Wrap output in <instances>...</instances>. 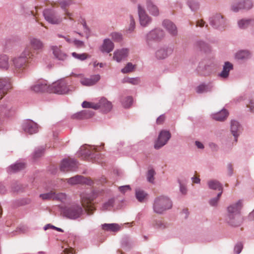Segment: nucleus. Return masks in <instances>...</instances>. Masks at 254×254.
<instances>
[{"instance_id": "obj_1", "label": "nucleus", "mask_w": 254, "mask_h": 254, "mask_svg": "<svg viewBox=\"0 0 254 254\" xmlns=\"http://www.w3.org/2000/svg\"><path fill=\"white\" fill-rule=\"evenodd\" d=\"M95 196L93 193H85L81 195V204H73L64 207L62 212L63 215L70 219L75 220L80 218L83 214L84 210L88 215H91L95 210L92 201Z\"/></svg>"}, {"instance_id": "obj_2", "label": "nucleus", "mask_w": 254, "mask_h": 254, "mask_svg": "<svg viewBox=\"0 0 254 254\" xmlns=\"http://www.w3.org/2000/svg\"><path fill=\"white\" fill-rule=\"evenodd\" d=\"M242 207V203L240 200L231 204L228 207L227 221L231 226H238L242 222V217L240 215V210Z\"/></svg>"}, {"instance_id": "obj_3", "label": "nucleus", "mask_w": 254, "mask_h": 254, "mask_svg": "<svg viewBox=\"0 0 254 254\" xmlns=\"http://www.w3.org/2000/svg\"><path fill=\"white\" fill-rule=\"evenodd\" d=\"M172 207V202L167 196L161 195L156 197L154 200L153 209L155 213L163 214Z\"/></svg>"}, {"instance_id": "obj_4", "label": "nucleus", "mask_w": 254, "mask_h": 254, "mask_svg": "<svg viewBox=\"0 0 254 254\" xmlns=\"http://www.w3.org/2000/svg\"><path fill=\"white\" fill-rule=\"evenodd\" d=\"M82 106L84 108H92L95 110L100 109L104 113H108L112 109L111 102L104 97L102 98L96 103L84 101L82 103Z\"/></svg>"}, {"instance_id": "obj_5", "label": "nucleus", "mask_w": 254, "mask_h": 254, "mask_svg": "<svg viewBox=\"0 0 254 254\" xmlns=\"http://www.w3.org/2000/svg\"><path fill=\"white\" fill-rule=\"evenodd\" d=\"M33 57L34 54L31 52V49L26 47L18 57L13 59V63L15 68H23L25 67L29 60Z\"/></svg>"}, {"instance_id": "obj_6", "label": "nucleus", "mask_w": 254, "mask_h": 254, "mask_svg": "<svg viewBox=\"0 0 254 254\" xmlns=\"http://www.w3.org/2000/svg\"><path fill=\"white\" fill-rule=\"evenodd\" d=\"M164 36V32L160 28H155L148 32L145 36L146 45L149 48L153 47V44L161 41Z\"/></svg>"}, {"instance_id": "obj_7", "label": "nucleus", "mask_w": 254, "mask_h": 254, "mask_svg": "<svg viewBox=\"0 0 254 254\" xmlns=\"http://www.w3.org/2000/svg\"><path fill=\"white\" fill-rule=\"evenodd\" d=\"M210 25L214 29L223 30L227 26V20L221 14L217 13L209 19Z\"/></svg>"}, {"instance_id": "obj_8", "label": "nucleus", "mask_w": 254, "mask_h": 254, "mask_svg": "<svg viewBox=\"0 0 254 254\" xmlns=\"http://www.w3.org/2000/svg\"><path fill=\"white\" fill-rule=\"evenodd\" d=\"M43 13L45 20L52 24H59L63 21L62 17L54 9H45Z\"/></svg>"}, {"instance_id": "obj_9", "label": "nucleus", "mask_w": 254, "mask_h": 254, "mask_svg": "<svg viewBox=\"0 0 254 254\" xmlns=\"http://www.w3.org/2000/svg\"><path fill=\"white\" fill-rule=\"evenodd\" d=\"M212 64L205 60L200 62L196 69L199 75L207 76L210 75L213 71Z\"/></svg>"}, {"instance_id": "obj_10", "label": "nucleus", "mask_w": 254, "mask_h": 254, "mask_svg": "<svg viewBox=\"0 0 254 254\" xmlns=\"http://www.w3.org/2000/svg\"><path fill=\"white\" fill-rule=\"evenodd\" d=\"M171 137V134L169 131L166 130H161L158 135L157 139L155 142V149H159L162 148L167 144Z\"/></svg>"}, {"instance_id": "obj_11", "label": "nucleus", "mask_w": 254, "mask_h": 254, "mask_svg": "<svg viewBox=\"0 0 254 254\" xmlns=\"http://www.w3.org/2000/svg\"><path fill=\"white\" fill-rule=\"evenodd\" d=\"M253 6L252 0H239L232 5L231 9L234 12H237L242 10H250Z\"/></svg>"}, {"instance_id": "obj_12", "label": "nucleus", "mask_w": 254, "mask_h": 254, "mask_svg": "<svg viewBox=\"0 0 254 254\" xmlns=\"http://www.w3.org/2000/svg\"><path fill=\"white\" fill-rule=\"evenodd\" d=\"M50 91L59 94L67 93L69 90L67 84L64 81H58L50 86Z\"/></svg>"}, {"instance_id": "obj_13", "label": "nucleus", "mask_w": 254, "mask_h": 254, "mask_svg": "<svg viewBox=\"0 0 254 254\" xmlns=\"http://www.w3.org/2000/svg\"><path fill=\"white\" fill-rule=\"evenodd\" d=\"M78 167V162L74 159H64L61 162L60 169L63 172L74 171Z\"/></svg>"}, {"instance_id": "obj_14", "label": "nucleus", "mask_w": 254, "mask_h": 254, "mask_svg": "<svg viewBox=\"0 0 254 254\" xmlns=\"http://www.w3.org/2000/svg\"><path fill=\"white\" fill-rule=\"evenodd\" d=\"M137 10L140 24L143 27H147L151 22V18L140 4H138Z\"/></svg>"}, {"instance_id": "obj_15", "label": "nucleus", "mask_w": 254, "mask_h": 254, "mask_svg": "<svg viewBox=\"0 0 254 254\" xmlns=\"http://www.w3.org/2000/svg\"><path fill=\"white\" fill-rule=\"evenodd\" d=\"M173 48L169 46H163L158 48L155 53V56L158 60H163L171 55L173 52Z\"/></svg>"}, {"instance_id": "obj_16", "label": "nucleus", "mask_w": 254, "mask_h": 254, "mask_svg": "<svg viewBox=\"0 0 254 254\" xmlns=\"http://www.w3.org/2000/svg\"><path fill=\"white\" fill-rule=\"evenodd\" d=\"M49 88L47 81L39 80L30 86V90L35 93H41L50 91Z\"/></svg>"}, {"instance_id": "obj_17", "label": "nucleus", "mask_w": 254, "mask_h": 254, "mask_svg": "<svg viewBox=\"0 0 254 254\" xmlns=\"http://www.w3.org/2000/svg\"><path fill=\"white\" fill-rule=\"evenodd\" d=\"M22 128L23 130L30 134L35 133L38 132V125L32 120H27L22 124Z\"/></svg>"}, {"instance_id": "obj_18", "label": "nucleus", "mask_w": 254, "mask_h": 254, "mask_svg": "<svg viewBox=\"0 0 254 254\" xmlns=\"http://www.w3.org/2000/svg\"><path fill=\"white\" fill-rule=\"evenodd\" d=\"M29 46H28L31 49V52L33 53L32 51H41L44 48V44L42 41L40 39L31 37L29 39Z\"/></svg>"}, {"instance_id": "obj_19", "label": "nucleus", "mask_w": 254, "mask_h": 254, "mask_svg": "<svg viewBox=\"0 0 254 254\" xmlns=\"http://www.w3.org/2000/svg\"><path fill=\"white\" fill-rule=\"evenodd\" d=\"M67 182L70 185L87 184L91 185L92 182L89 179L80 175H76L67 179Z\"/></svg>"}, {"instance_id": "obj_20", "label": "nucleus", "mask_w": 254, "mask_h": 254, "mask_svg": "<svg viewBox=\"0 0 254 254\" xmlns=\"http://www.w3.org/2000/svg\"><path fill=\"white\" fill-rule=\"evenodd\" d=\"M162 25L172 36L176 37L178 35L177 27L172 21L168 19L164 20Z\"/></svg>"}, {"instance_id": "obj_21", "label": "nucleus", "mask_w": 254, "mask_h": 254, "mask_svg": "<svg viewBox=\"0 0 254 254\" xmlns=\"http://www.w3.org/2000/svg\"><path fill=\"white\" fill-rule=\"evenodd\" d=\"M11 88V82L8 78H0V99L2 98Z\"/></svg>"}, {"instance_id": "obj_22", "label": "nucleus", "mask_w": 254, "mask_h": 254, "mask_svg": "<svg viewBox=\"0 0 254 254\" xmlns=\"http://www.w3.org/2000/svg\"><path fill=\"white\" fill-rule=\"evenodd\" d=\"M233 69V64L229 62H225L223 65L222 70L218 73V76L222 79H227L230 75V72Z\"/></svg>"}, {"instance_id": "obj_23", "label": "nucleus", "mask_w": 254, "mask_h": 254, "mask_svg": "<svg viewBox=\"0 0 254 254\" xmlns=\"http://www.w3.org/2000/svg\"><path fill=\"white\" fill-rule=\"evenodd\" d=\"M214 85L211 82L200 83L195 88V91L198 94H203L211 92Z\"/></svg>"}, {"instance_id": "obj_24", "label": "nucleus", "mask_w": 254, "mask_h": 254, "mask_svg": "<svg viewBox=\"0 0 254 254\" xmlns=\"http://www.w3.org/2000/svg\"><path fill=\"white\" fill-rule=\"evenodd\" d=\"M241 125L239 123L235 120H232L231 122L230 130L232 134L235 138V141L237 142V138L241 133Z\"/></svg>"}, {"instance_id": "obj_25", "label": "nucleus", "mask_w": 254, "mask_h": 254, "mask_svg": "<svg viewBox=\"0 0 254 254\" xmlns=\"http://www.w3.org/2000/svg\"><path fill=\"white\" fill-rule=\"evenodd\" d=\"M127 49H122L115 51L114 53L113 59L117 62H120L125 60L128 56Z\"/></svg>"}, {"instance_id": "obj_26", "label": "nucleus", "mask_w": 254, "mask_h": 254, "mask_svg": "<svg viewBox=\"0 0 254 254\" xmlns=\"http://www.w3.org/2000/svg\"><path fill=\"white\" fill-rule=\"evenodd\" d=\"M100 79L99 74L94 75L90 78H84L80 80V82L82 85L84 86H92L95 85Z\"/></svg>"}, {"instance_id": "obj_27", "label": "nucleus", "mask_w": 254, "mask_h": 254, "mask_svg": "<svg viewBox=\"0 0 254 254\" xmlns=\"http://www.w3.org/2000/svg\"><path fill=\"white\" fill-rule=\"evenodd\" d=\"M0 111L4 116L9 117L12 115L14 112V109L9 102H6L0 106Z\"/></svg>"}, {"instance_id": "obj_28", "label": "nucleus", "mask_w": 254, "mask_h": 254, "mask_svg": "<svg viewBox=\"0 0 254 254\" xmlns=\"http://www.w3.org/2000/svg\"><path fill=\"white\" fill-rule=\"evenodd\" d=\"M114 48L113 42L109 39H105L103 41L101 51L103 53H109L113 50Z\"/></svg>"}, {"instance_id": "obj_29", "label": "nucleus", "mask_w": 254, "mask_h": 254, "mask_svg": "<svg viewBox=\"0 0 254 254\" xmlns=\"http://www.w3.org/2000/svg\"><path fill=\"white\" fill-rule=\"evenodd\" d=\"M51 48L55 58L60 61H64L66 59L67 55L61 50L60 47L57 46H52Z\"/></svg>"}, {"instance_id": "obj_30", "label": "nucleus", "mask_w": 254, "mask_h": 254, "mask_svg": "<svg viewBox=\"0 0 254 254\" xmlns=\"http://www.w3.org/2000/svg\"><path fill=\"white\" fill-rule=\"evenodd\" d=\"M88 148H86L85 146H82L80 148V152L79 153V155H81V156H83L84 158L91 157L92 158L94 155V150L97 149L94 147L92 148L91 146H88Z\"/></svg>"}, {"instance_id": "obj_31", "label": "nucleus", "mask_w": 254, "mask_h": 254, "mask_svg": "<svg viewBox=\"0 0 254 254\" xmlns=\"http://www.w3.org/2000/svg\"><path fill=\"white\" fill-rule=\"evenodd\" d=\"M72 3L73 2L71 0H58L57 2H53L52 3V5L54 6L57 4L60 7L63 11H64L68 9V7L72 4Z\"/></svg>"}, {"instance_id": "obj_32", "label": "nucleus", "mask_w": 254, "mask_h": 254, "mask_svg": "<svg viewBox=\"0 0 254 254\" xmlns=\"http://www.w3.org/2000/svg\"><path fill=\"white\" fill-rule=\"evenodd\" d=\"M238 25L241 29H246L250 26H254V18L242 19L238 21Z\"/></svg>"}, {"instance_id": "obj_33", "label": "nucleus", "mask_w": 254, "mask_h": 254, "mask_svg": "<svg viewBox=\"0 0 254 254\" xmlns=\"http://www.w3.org/2000/svg\"><path fill=\"white\" fill-rule=\"evenodd\" d=\"M146 7L149 13L155 16L159 14V11L157 6L150 0H146Z\"/></svg>"}, {"instance_id": "obj_34", "label": "nucleus", "mask_w": 254, "mask_h": 254, "mask_svg": "<svg viewBox=\"0 0 254 254\" xmlns=\"http://www.w3.org/2000/svg\"><path fill=\"white\" fill-rule=\"evenodd\" d=\"M228 112L226 109H222L221 111L212 115V118L217 121L222 122L224 121L228 116Z\"/></svg>"}, {"instance_id": "obj_35", "label": "nucleus", "mask_w": 254, "mask_h": 254, "mask_svg": "<svg viewBox=\"0 0 254 254\" xmlns=\"http://www.w3.org/2000/svg\"><path fill=\"white\" fill-rule=\"evenodd\" d=\"M251 57V53L248 50H240L235 54L236 59L240 60H246Z\"/></svg>"}, {"instance_id": "obj_36", "label": "nucleus", "mask_w": 254, "mask_h": 254, "mask_svg": "<svg viewBox=\"0 0 254 254\" xmlns=\"http://www.w3.org/2000/svg\"><path fill=\"white\" fill-rule=\"evenodd\" d=\"M207 185L209 189L214 190H218L220 191H223L222 185L217 180H211L207 182Z\"/></svg>"}, {"instance_id": "obj_37", "label": "nucleus", "mask_w": 254, "mask_h": 254, "mask_svg": "<svg viewBox=\"0 0 254 254\" xmlns=\"http://www.w3.org/2000/svg\"><path fill=\"white\" fill-rule=\"evenodd\" d=\"M33 8H37L36 6H30L28 2H25L22 6L23 12L26 16L32 15L33 17L35 16V14L32 10Z\"/></svg>"}, {"instance_id": "obj_38", "label": "nucleus", "mask_w": 254, "mask_h": 254, "mask_svg": "<svg viewBox=\"0 0 254 254\" xmlns=\"http://www.w3.org/2000/svg\"><path fill=\"white\" fill-rule=\"evenodd\" d=\"M135 195L139 202H143L147 196V193L139 188H136L135 190Z\"/></svg>"}, {"instance_id": "obj_39", "label": "nucleus", "mask_w": 254, "mask_h": 254, "mask_svg": "<svg viewBox=\"0 0 254 254\" xmlns=\"http://www.w3.org/2000/svg\"><path fill=\"white\" fill-rule=\"evenodd\" d=\"M25 166V164L24 163L16 162L8 168V171L9 173L16 172L24 169Z\"/></svg>"}, {"instance_id": "obj_40", "label": "nucleus", "mask_w": 254, "mask_h": 254, "mask_svg": "<svg viewBox=\"0 0 254 254\" xmlns=\"http://www.w3.org/2000/svg\"><path fill=\"white\" fill-rule=\"evenodd\" d=\"M120 226L115 223L104 224L102 225V229L106 231L117 232L120 230Z\"/></svg>"}, {"instance_id": "obj_41", "label": "nucleus", "mask_w": 254, "mask_h": 254, "mask_svg": "<svg viewBox=\"0 0 254 254\" xmlns=\"http://www.w3.org/2000/svg\"><path fill=\"white\" fill-rule=\"evenodd\" d=\"M9 67L8 57L5 55L0 56V68L7 69Z\"/></svg>"}, {"instance_id": "obj_42", "label": "nucleus", "mask_w": 254, "mask_h": 254, "mask_svg": "<svg viewBox=\"0 0 254 254\" xmlns=\"http://www.w3.org/2000/svg\"><path fill=\"white\" fill-rule=\"evenodd\" d=\"M187 4L192 11H197L199 8L200 3L198 0H188Z\"/></svg>"}, {"instance_id": "obj_43", "label": "nucleus", "mask_w": 254, "mask_h": 254, "mask_svg": "<svg viewBox=\"0 0 254 254\" xmlns=\"http://www.w3.org/2000/svg\"><path fill=\"white\" fill-rule=\"evenodd\" d=\"M154 228L157 229L164 230L167 228L166 223L159 220H154L152 223Z\"/></svg>"}, {"instance_id": "obj_44", "label": "nucleus", "mask_w": 254, "mask_h": 254, "mask_svg": "<svg viewBox=\"0 0 254 254\" xmlns=\"http://www.w3.org/2000/svg\"><path fill=\"white\" fill-rule=\"evenodd\" d=\"M110 36L115 42H121L123 39V36L121 33L113 32L110 33Z\"/></svg>"}, {"instance_id": "obj_45", "label": "nucleus", "mask_w": 254, "mask_h": 254, "mask_svg": "<svg viewBox=\"0 0 254 254\" xmlns=\"http://www.w3.org/2000/svg\"><path fill=\"white\" fill-rule=\"evenodd\" d=\"M114 202L115 200L114 198H111L109 199L108 201L106 202L103 204L102 210L103 211L110 210L112 207H113Z\"/></svg>"}, {"instance_id": "obj_46", "label": "nucleus", "mask_w": 254, "mask_h": 254, "mask_svg": "<svg viewBox=\"0 0 254 254\" xmlns=\"http://www.w3.org/2000/svg\"><path fill=\"white\" fill-rule=\"evenodd\" d=\"M135 28V20L132 15L129 16V24L128 28L127 30V33H132Z\"/></svg>"}, {"instance_id": "obj_47", "label": "nucleus", "mask_w": 254, "mask_h": 254, "mask_svg": "<svg viewBox=\"0 0 254 254\" xmlns=\"http://www.w3.org/2000/svg\"><path fill=\"white\" fill-rule=\"evenodd\" d=\"M123 82L130 83L133 85H137L140 83V78L139 77L125 78L124 79Z\"/></svg>"}, {"instance_id": "obj_48", "label": "nucleus", "mask_w": 254, "mask_h": 254, "mask_svg": "<svg viewBox=\"0 0 254 254\" xmlns=\"http://www.w3.org/2000/svg\"><path fill=\"white\" fill-rule=\"evenodd\" d=\"M71 55L74 58L80 61H84L86 60L88 57V55L86 53L77 54L75 52H73L71 53Z\"/></svg>"}, {"instance_id": "obj_49", "label": "nucleus", "mask_w": 254, "mask_h": 254, "mask_svg": "<svg viewBox=\"0 0 254 254\" xmlns=\"http://www.w3.org/2000/svg\"><path fill=\"white\" fill-rule=\"evenodd\" d=\"M133 99L131 96L126 97L123 101V105L125 108H128L132 104Z\"/></svg>"}, {"instance_id": "obj_50", "label": "nucleus", "mask_w": 254, "mask_h": 254, "mask_svg": "<svg viewBox=\"0 0 254 254\" xmlns=\"http://www.w3.org/2000/svg\"><path fill=\"white\" fill-rule=\"evenodd\" d=\"M54 192L50 191L48 193L40 194L39 196L43 200L53 199Z\"/></svg>"}, {"instance_id": "obj_51", "label": "nucleus", "mask_w": 254, "mask_h": 254, "mask_svg": "<svg viewBox=\"0 0 254 254\" xmlns=\"http://www.w3.org/2000/svg\"><path fill=\"white\" fill-rule=\"evenodd\" d=\"M221 194H222V191H220L218 193L216 197L210 199L209 201V204L212 206H216L218 203V202L219 201V198L221 196Z\"/></svg>"}, {"instance_id": "obj_52", "label": "nucleus", "mask_w": 254, "mask_h": 254, "mask_svg": "<svg viewBox=\"0 0 254 254\" xmlns=\"http://www.w3.org/2000/svg\"><path fill=\"white\" fill-rule=\"evenodd\" d=\"M134 65L131 63H128L126 66L122 69L121 71L124 73H128L133 70Z\"/></svg>"}, {"instance_id": "obj_53", "label": "nucleus", "mask_w": 254, "mask_h": 254, "mask_svg": "<svg viewBox=\"0 0 254 254\" xmlns=\"http://www.w3.org/2000/svg\"><path fill=\"white\" fill-rule=\"evenodd\" d=\"M155 174V171L153 169H150L148 170L147 175V181L151 183H154V176Z\"/></svg>"}, {"instance_id": "obj_54", "label": "nucleus", "mask_w": 254, "mask_h": 254, "mask_svg": "<svg viewBox=\"0 0 254 254\" xmlns=\"http://www.w3.org/2000/svg\"><path fill=\"white\" fill-rule=\"evenodd\" d=\"M44 152V148L43 147L36 149L34 152V157L37 158L43 155Z\"/></svg>"}, {"instance_id": "obj_55", "label": "nucleus", "mask_w": 254, "mask_h": 254, "mask_svg": "<svg viewBox=\"0 0 254 254\" xmlns=\"http://www.w3.org/2000/svg\"><path fill=\"white\" fill-rule=\"evenodd\" d=\"M246 106L249 109V111L254 112V100L253 99H249L248 103H246Z\"/></svg>"}, {"instance_id": "obj_56", "label": "nucleus", "mask_w": 254, "mask_h": 254, "mask_svg": "<svg viewBox=\"0 0 254 254\" xmlns=\"http://www.w3.org/2000/svg\"><path fill=\"white\" fill-rule=\"evenodd\" d=\"M243 248V246L242 243H237L234 247V251L236 254H239Z\"/></svg>"}, {"instance_id": "obj_57", "label": "nucleus", "mask_w": 254, "mask_h": 254, "mask_svg": "<svg viewBox=\"0 0 254 254\" xmlns=\"http://www.w3.org/2000/svg\"><path fill=\"white\" fill-rule=\"evenodd\" d=\"M81 23L83 27L84 32L86 35V38L88 39L90 36V29L86 25L85 20H82Z\"/></svg>"}, {"instance_id": "obj_58", "label": "nucleus", "mask_w": 254, "mask_h": 254, "mask_svg": "<svg viewBox=\"0 0 254 254\" xmlns=\"http://www.w3.org/2000/svg\"><path fill=\"white\" fill-rule=\"evenodd\" d=\"M65 194L63 193H59L56 194L54 192V196L53 197V199L58 200L60 201H63L65 199Z\"/></svg>"}, {"instance_id": "obj_59", "label": "nucleus", "mask_w": 254, "mask_h": 254, "mask_svg": "<svg viewBox=\"0 0 254 254\" xmlns=\"http://www.w3.org/2000/svg\"><path fill=\"white\" fill-rule=\"evenodd\" d=\"M196 46L200 49V50H205L207 47V44L202 41H198L196 43Z\"/></svg>"}, {"instance_id": "obj_60", "label": "nucleus", "mask_w": 254, "mask_h": 254, "mask_svg": "<svg viewBox=\"0 0 254 254\" xmlns=\"http://www.w3.org/2000/svg\"><path fill=\"white\" fill-rule=\"evenodd\" d=\"M84 112H82L81 111L80 112L77 113L72 116V118L73 119L82 120L84 119Z\"/></svg>"}, {"instance_id": "obj_61", "label": "nucleus", "mask_w": 254, "mask_h": 254, "mask_svg": "<svg viewBox=\"0 0 254 254\" xmlns=\"http://www.w3.org/2000/svg\"><path fill=\"white\" fill-rule=\"evenodd\" d=\"M178 183L180 185V191L183 194H186L187 193V189L186 187L183 184L180 180H178Z\"/></svg>"}, {"instance_id": "obj_62", "label": "nucleus", "mask_w": 254, "mask_h": 254, "mask_svg": "<svg viewBox=\"0 0 254 254\" xmlns=\"http://www.w3.org/2000/svg\"><path fill=\"white\" fill-rule=\"evenodd\" d=\"M73 43L77 48H82L85 46L83 41L77 39H75L73 41Z\"/></svg>"}, {"instance_id": "obj_63", "label": "nucleus", "mask_w": 254, "mask_h": 254, "mask_svg": "<svg viewBox=\"0 0 254 254\" xmlns=\"http://www.w3.org/2000/svg\"><path fill=\"white\" fill-rule=\"evenodd\" d=\"M82 112H84V119L89 118L91 117L94 114V113L93 111L89 110L82 111Z\"/></svg>"}, {"instance_id": "obj_64", "label": "nucleus", "mask_w": 254, "mask_h": 254, "mask_svg": "<svg viewBox=\"0 0 254 254\" xmlns=\"http://www.w3.org/2000/svg\"><path fill=\"white\" fill-rule=\"evenodd\" d=\"M130 189H131L129 185L121 186L119 188V190L122 193H125L127 190H130Z\"/></svg>"}]
</instances>
